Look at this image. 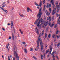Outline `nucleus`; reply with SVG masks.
Wrapping results in <instances>:
<instances>
[{"mask_svg":"<svg viewBox=\"0 0 60 60\" xmlns=\"http://www.w3.org/2000/svg\"><path fill=\"white\" fill-rule=\"evenodd\" d=\"M41 9H42V8H41L39 10V13L37 15L38 17H39L38 19H37L34 23V24H36L37 25V26L38 27L39 29H41V26H40L39 25L41 23V24H43V23H44L42 19L39 20V22H38V20L40 19L41 18V14H42V13H41Z\"/></svg>","mask_w":60,"mask_h":60,"instance_id":"nucleus-1","label":"nucleus"},{"mask_svg":"<svg viewBox=\"0 0 60 60\" xmlns=\"http://www.w3.org/2000/svg\"><path fill=\"white\" fill-rule=\"evenodd\" d=\"M14 56L15 57H16L17 60H19V57L18 55V54L16 52V51H15L14 52Z\"/></svg>","mask_w":60,"mask_h":60,"instance_id":"nucleus-2","label":"nucleus"},{"mask_svg":"<svg viewBox=\"0 0 60 60\" xmlns=\"http://www.w3.org/2000/svg\"><path fill=\"white\" fill-rule=\"evenodd\" d=\"M48 24V21H47L46 22H45L44 24V29H45L46 28L45 26H47Z\"/></svg>","mask_w":60,"mask_h":60,"instance_id":"nucleus-3","label":"nucleus"},{"mask_svg":"<svg viewBox=\"0 0 60 60\" xmlns=\"http://www.w3.org/2000/svg\"><path fill=\"white\" fill-rule=\"evenodd\" d=\"M53 0H51L50 3H52V4L53 5V8H54L55 7V6L54 5V2L53 1Z\"/></svg>","mask_w":60,"mask_h":60,"instance_id":"nucleus-4","label":"nucleus"},{"mask_svg":"<svg viewBox=\"0 0 60 60\" xmlns=\"http://www.w3.org/2000/svg\"><path fill=\"white\" fill-rule=\"evenodd\" d=\"M41 36V34H39V36L38 37V40L39 41H40V42L42 41V40H41V38H40Z\"/></svg>","mask_w":60,"mask_h":60,"instance_id":"nucleus-5","label":"nucleus"},{"mask_svg":"<svg viewBox=\"0 0 60 60\" xmlns=\"http://www.w3.org/2000/svg\"><path fill=\"white\" fill-rule=\"evenodd\" d=\"M56 12V9L55 8L54 9L52 12V15H54L55 14Z\"/></svg>","mask_w":60,"mask_h":60,"instance_id":"nucleus-6","label":"nucleus"},{"mask_svg":"<svg viewBox=\"0 0 60 60\" xmlns=\"http://www.w3.org/2000/svg\"><path fill=\"white\" fill-rule=\"evenodd\" d=\"M49 48L50 49V51L49 52V54H51V52H52V46L51 45H50L49 46Z\"/></svg>","mask_w":60,"mask_h":60,"instance_id":"nucleus-7","label":"nucleus"},{"mask_svg":"<svg viewBox=\"0 0 60 60\" xmlns=\"http://www.w3.org/2000/svg\"><path fill=\"white\" fill-rule=\"evenodd\" d=\"M35 30L36 31V33L37 34H39V30L37 29V28H36L35 29Z\"/></svg>","mask_w":60,"mask_h":60,"instance_id":"nucleus-8","label":"nucleus"},{"mask_svg":"<svg viewBox=\"0 0 60 60\" xmlns=\"http://www.w3.org/2000/svg\"><path fill=\"white\" fill-rule=\"evenodd\" d=\"M47 5L46 6V7L48 8H50L51 7V4H49V3H47Z\"/></svg>","mask_w":60,"mask_h":60,"instance_id":"nucleus-9","label":"nucleus"},{"mask_svg":"<svg viewBox=\"0 0 60 60\" xmlns=\"http://www.w3.org/2000/svg\"><path fill=\"white\" fill-rule=\"evenodd\" d=\"M45 13H46V14L47 15V16H49L50 15V13H49V12L46 11L45 12Z\"/></svg>","mask_w":60,"mask_h":60,"instance_id":"nucleus-10","label":"nucleus"},{"mask_svg":"<svg viewBox=\"0 0 60 60\" xmlns=\"http://www.w3.org/2000/svg\"><path fill=\"white\" fill-rule=\"evenodd\" d=\"M1 9H2L6 13H8V11H7V10H4V9H3V8H1Z\"/></svg>","mask_w":60,"mask_h":60,"instance_id":"nucleus-11","label":"nucleus"},{"mask_svg":"<svg viewBox=\"0 0 60 60\" xmlns=\"http://www.w3.org/2000/svg\"><path fill=\"white\" fill-rule=\"evenodd\" d=\"M49 26H50V27H52V24H51V23H50V22L49 23Z\"/></svg>","mask_w":60,"mask_h":60,"instance_id":"nucleus-12","label":"nucleus"},{"mask_svg":"<svg viewBox=\"0 0 60 60\" xmlns=\"http://www.w3.org/2000/svg\"><path fill=\"white\" fill-rule=\"evenodd\" d=\"M42 5V2H41V0L40 1V3L39 4V6H40V7H41V6Z\"/></svg>","mask_w":60,"mask_h":60,"instance_id":"nucleus-13","label":"nucleus"},{"mask_svg":"<svg viewBox=\"0 0 60 60\" xmlns=\"http://www.w3.org/2000/svg\"><path fill=\"white\" fill-rule=\"evenodd\" d=\"M60 43L59 42L58 43V44L57 45V47L58 48H59V47H60Z\"/></svg>","mask_w":60,"mask_h":60,"instance_id":"nucleus-14","label":"nucleus"},{"mask_svg":"<svg viewBox=\"0 0 60 60\" xmlns=\"http://www.w3.org/2000/svg\"><path fill=\"white\" fill-rule=\"evenodd\" d=\"M12 37L13 41H14V35H13V34H12Z\"/></svg>","mask_w":60,"mask_h":60,"instance_id":"nucleus-15","label":"nucleus"},{"mask_svg":"<svg viewBox=\"0 0 60 60\" xmlns=\"http://www.w3.org/2000/svg\"><path fill=\"white\" fill-rule=\"evenodd\" d=\"M24 51L27 54V49H24Z\"/></svg>","mask_w":60,"mask_h":60,"instance_id":"nucleus-16","label":"nucleus"},{"mask_svg":"<svg viewBox=\"0 0 60 60\" xmlns=\"http://www.w3.org/2000/svg\"><path fill=\"white\" fill-rule=\"evenodd\" d=\"M46 9V5H44V6L43 11H45Z\"/></svg>","mask_w":60,"mask_h":60,"instance_id":"nucleus-17","label":"nucleus"},{"mask_svg":"<svg viewBox=\"0 0 60 60\" xmlns=\"http://www.w3.org/2000/svg\"><path fill=\"white\" fill-rule=\"evenodd\" d=\"M27 11L28 12H29V11L30 10V8H27Z\"/></svg>","mask_w":60,"mask_h":60,"instance_id":"nucleus-18","label":"nucleus"},{"mask_svg":"<svg viewBox=\"0 0 60 60\" xmlns=\"http://www.w3.org/2000/svg\"><path fill=\"white\" fill-rule=\"evenodd\" d=\"M44 31L43 30V31L42 32V34L41 33H40V34H41V35H43V34H44Z\"/></svg>","mask_w":60,"mask_h":60,"instance_id":"nucleus-19","label":"nucleus"},{"mask_svg":"<svg viewBox=\"0 0 60 60\" xmlns=\"http://www.w3.org/2000/svg\"><path fill=\"white\" fill-rule=\"evenodd\" d=\"M39 45H37V50H38L39 49Z\"/></svg>","mask_w":60,"mask_h":60,"instance_id":"nucleus-20","label":"nucleus"},{"mask_svg":"<svg viewBox=\"0 0 60 60\" xmlns=\"http://www.w3.org/2000/svg\"><path fill=\"white\" fill-rule=\"evenodd\" d=\"M49 11L50 13H51V11H52V10H51V8H50L49 9Z\"/></svg>","mask_w":60,"mask_h":60,"instance_id":"nucleus-21","label":"nucleus"},{"mask_svg":"<svg viewBox=\"0 0 60 60\" xmlns=\"http://www.w3.org/2000/svg\"><path fill=\"white\" fill-rule=\"evenodd\" d=\"M50 37H51V34H50L48 35V37L49 38H50Z\"/></svg>","mask_w":60,"mask_h":60,"instance_id":"nucleus-22","label":"nucleus"},{"mask_svg":"<svg viewBox=\"0 0 60 60\" xmlns=\"http://www.w3.org/2000/svg\"><path fill=\"white\" fill-rule=\"evenodd\" d=\"M37 44L38 45H39V42L38 41H37Z\"/></svg>","mask_w":60,"mask_h":60,"instance_id":"nucleus-23","label":"nucleus"},{"mask_svg":"<svg viewBox=\"0 0 60 60\" xmlns=\"http://www.w3.org/2000/svg\"><path fill=\"white\" fill-rule=\"evenodd\" d=\"M43 50V45H42L41 47V50Z\"/></svg>","mask_w":60,"mask_h":60,"instance_id":"nucleus-24","label":"nucleus"},{"mask_svg":"<svg viewBox=\"0 0 60 60\" xmlns=\"http://www.w3.org/2000/svg\"><path fill=\"white\" fill-rule=\"evenodd\" d=\"M55 34H53L52 36V38H54L55 37Z\"/></svg>","mask_w":60,"mask_h":60,"instance_id":"nucleus-25","label":"nucleus"},{"mask_svg":"<svg viewBox=\"0 0 60 60\" xmlns=\"http://www.w3.org/2000/svg\"><path fill=\"white\" fill-rule=\"evenodd\" d=\"M51 18V17H49L47 18V20H49Z\"/></svg>","mask_w":60,"mask_h":60,"instance_id":"nucleus-26","label":"nucleus"},{"mask_svg":"<svg viewBox=\"0 0 60 60\" xmlns=\"http://www.w3.org/2000/svg\"><path fill=\"white\" fill-rule=\"evenodd\" d=\"M11 26H13V22L12 21L11 22Z\"/></svg>","mask_w":60,"mask_h":60,"instance_id":"nucleus-27","label":"nucleus"},{"mask_svg":"<svg viewBox=\"0 0 60 60\" xmlns=\"http://www.w3.org/2000/svg\"><path fill=\"white\" fill-rule=\"evenodd\" d=\"M35 4L36 6H39V5H38V4H37V3L36 2H35Z\"/></svg>","mask_w":60,"mask_h":60,"instance_id":"nucleus-28","label":"nucleus"},{"mask_svg":"<svg viewBox=\"0 0 60 60\" xmlns=\"http://www.w3.org/2000/svg\"><path fill=\"white\" fill-rule=\"evenodd\" d=\"M45 38H47V34L46 33H45Z\"/></svg>","mask_w":60,"mask_h":60,"instance_id":"nucleus-29","label":"nucleus"},{"mask_svg":"<svg viewBox=\"0 0 60 60\" xmlns=\"http://www.w3.org/2000/svg\"><path fill=\"white\" fill-rule=\"evenodd\" d=\"M47 47H48V45H47V44L45 45V49H47V48H48Z\"/></svg>","mask_w":60,"mask_h":60,"instance_id":"nucleus-30","label":"nucleus"},{"mask_svg":"<svg viewBox=\"0 0 60 60\" xmlns=\"http://www.w3.org/2000/svg\"><path fill=\"white\" fill-rule=\"evenodd\" d=\"M56 6H58V2L57 1H56Z\"/></svg>","mask_w":60,"mask_h":60,"instance_id":"nucleus-31","label":"nucleus"},{"mask_svg":"<svg viewBox=\"0 0 60 60\" xmlns=\"http://www.w3.org/2000/svg\"><path fill=\"white\" fill-rule=\"evenodd\" d=\"M59 32V31H58V30H57L56 32V34H58Z\"/></svg>","mask_w":60,"mask_h":60,"instance_id":"nucleus-32","label":"nucleus"},{"mask_svg":"<svg viewBox=\"0 0 60 60\" xmlns=\"http://www.w3.org/2000/svg\"><path fill=\"white\" fill-rule=\"evenodd\" d=\"M33 50V48H32L30 49V51H32Z\"/></svg>","mask_w":60,"mask_h":60,"instance_id":"nucleus-33","label":"nucleus"},{"mask_svg":"<svg viewBox=\"0 0 60 60\" xmlns=\"http://www.w3.org/2000/svg\"><path fill=\"white\" fill-rule=\"evenodd\" d=\"M56 37H57V39H58V38H59L60 37V36H58L57 35H56Z\"/></svg>","mask_w":60,"mask_h":60,"instance_id":"nucleus-34","label":"nucleus"},{"mask_svg":"<svg viewBox=\"0 0 60 60\" xmlns=\"http://www.w3.org/2000/svg\"><path fill=\"white\" fill-rule=\"evenodd\" d=\"M54 25H55V23H54V22H53L52 23V27L54 26Z\"/></svg>","mask_w":60,"mask_h":60,"instance_id":"nucleus-35","label":"nucleus"},{"mask_svg":"<svg viewBox=\"0 0 60 60\" xmlns=\"http://www.w3.org/2000/svg\"><path fill=\"white\" fill-rule=\"evenodd\" d=\"M49 49H48L46 51V54H47V53H48L49 52Z\"/></svg>","mask_w":60,"mask_h":60,"instance_id":"nucleus-36","label":"nucleus"},{"mask_svg":"<svg viewBox=\"0 0 60 60\" xmlns=\"http://www.w3.org/2000/svg\"><path fill=\"white\" fill-rule=\"evenodd\" d=\"M43 57V56L42 55H41V59H43V58H42Z\"/></svg>","mask_w":60,"mask_h":60,"instance_id":"nucleus-37","label":"nucleus"},{"mask_svg":"<svg viewBox=\"0 0 60 60\" xmlns=\"http://www.w3.org/2000/svg\"><path fill=\"white\" fill-rule=\"evenodd\" d=\"M54 52H53L52 53V54H51V56H53V55H54Z\"/></svg>","mask_w":60,"mask_h":60,"instance_id":"nucleus-38","label":"nucleus"},{"mask_svg":"<svg viewBox=\"0 0 60 60\" xmlns=\"http://www.w3.org/2000/svg\"><path fill=\"white\" fill-rule=\"evenodd\" d=\"M33 57L34 58V59H35V60H37V58H36V57H34V56H33Z\"/></svg>","mask_w":60,"mask_h":60,"instance_id":"nucleus-39","label":"nucleus"},{"mask_svg":"<svg viewBox=\"0 0 60 60\" xmlns=\"http://www.w3.org/2000/svg\"><path fill=\"white\" fill-rule=\"evenodd\" d=\"M45 3V0H43V4H44Z\"/></svg>","mask_w":60,"mask_h":60,"instance_id":"nucleus-40","label":"nucleus"},{"mask_svg":"<svg viewBox=\"0 0 60 60\" xmlns=\"http://www.w3.org/2000/svg\"><path fill=\"white\" fill-rule=\"evenodd\" d=\"M40 42V45H42V44H43V43H42V42H41V41Z\"/></svg>","mask_w":60,"mask_h":60,"instance_id":"nucleus-41","label":"nucleus"},{"mask_svg":"<svg viewBox=\"0 0 60 60\" xmlns=\"http://www.w3.org/2000/svg\"><path fill=\"white\" fill-rule=\"evenodd\" d=\"M11 36H9V38H8L9 40L10 39H11Z\"/></svg>","mask_w":60,"mask_h":60,"instance_id":"nucleus-42","label":"nucleus"},{"mask_svg":"<svg viewBox=\"0 0 60 60\" xmlns=\"http://www.w3.org/2000/svg\"><path fill=\"white\" fill-rule=\"evenodd\" d=\"M56 57L57 58V60H59V58H58V56H56Z\"/></svg>","mask_w":60,"mask_h":60,"instance_id":"nucleus-43","label":"nucleus"},{"mask_svg":"<svg viewBox=\"0 0 60 60\" xmlns=\"http://www.w3.org/2000/svg\"><path fill=\"white\" fill-rule=\"evenodd\" d=\"M5 3H6L5 2H3V3H2V5H4V4H5Z\"/></svg>","mask_w":60,"mask_h":60,"instance_id":"nucleus-44","label":"nucleus"},{"mask_svg":"<svg viewBox=\"0 0 60 60\" xmlns=\"http://www.w3.org/2000/svg\"><path fill=\"white\" fill-rule=\"evenodd\" d=\"M20 33L22 34H23V31H21L20 32Z\"/></svg>","mask_w":60,"mask_h":60,"instance_id":"nucleus-45","label":"nucleus"},{"mask_svg":"<svg viewBox=\"0 0 60 60\" xmlns=\"http://www.w3.org/2000/svg\"><path fill=\"white\" fill-rule=\"evenodd\" d=\"M57 27V24H56L54 28H56Z\"/></svg>","mask_w":60,"mask_h":60,"instance_id":"nucleus-46","label":"nucleus"},{"mask_svg":"<svg viewBox=\"0 0 60 60\" xmlns=\"http://www.w3.org/2000/svg\"><path fill=\"white\" fill-rule=\"evenodd\" d=\"M14 49L15 50V49H16V46H15V45L14 46Z\"/></svg>","mask_w":60,"mask_h":60,"instance_id":"nucleus-47","label":"nucleus"},{"mask_svg":"<svg viewBox=\"0 0 60 60\" xmlns=\"http://www.w3.org/2000/svg\"><path fill=\"white\" fill-rule=\"evenodd\" d=\"M20 17H23L24 15H20Z\"/></svg>","mask_w":60,"mask_h":60,"instance_id":"nucleus-48","label":"nucleus"},{"mask_svg":"<svg viewBox=\"0 0 60 60\" xmlns=\"http://www.w3.org/2000/svg\"><path fill=\"white\" fill-rule=\"evenodd\" d=\"M56 15L57 16V17H58L59 16V15L58 14H57Z\"/></svg>","mask_w":60,"mask_h":60,"instance_id":"nucleus-49","label":"nucleus"},{"mask_svg":"<svg viewBox=\"0 0 60 60\" xmlns=\"http://www.w3.org/2000/svg\"><path fill=\"white\" fill-rule=\"evenodd\" d=\"M2 29L3 30H4V31H5V29H4V28H2Z\"/></svg>","mask_w":60,"mask_h":60,"instance_id":"nucleus-50","label":"nucleus"},{"mask_svg":"<svg viewBox=\"0 0 60 60\" xmlns=\"http://www.w3.org/2000/svg\"><path fill=\"white\" fill-rule=\"evenodd\" d=\"M8 45H7L6 48H7V49H8Z\"/></svg>","mask_w":60,"mask_h":60,"instance_id":"nucleus-51","label":"nucleus"},{"mask_svg":"<svg viewBox=\"0 0 60 60\" xmlns=\"http://www.w3.org/2000/svg\"><path fill=\"white\" fill-rule=\"evenodd\" d=\"M6 5V4H5V5H4L3 6H2V7L4 8V7H5V6Z\"/></svg>","mask_w":60,"mask_h":60,"instance_id":"nucleus-52","label":"nucleus"},{"mask_svg":"<svg viewBox=\"0 0 60 60\" xmlns=\"http://www.w3.org/2000/svg\"><path fill=\"white\" fill-rule=\"evenodd\" d=\"M22 43H23V44H24V45H25V43H26L25 42H23Z\"/></svg>","mask_w":60,"mask_h":60,"instance_id":"nucleus-53","label":"nucleus"},{"mask_svg":"<svg viewBox=\"0 0 60 60\" xmlns=\"http://www.w3.org/2000/svg\"><path fill=\"white\" fill-rule=\"evenodd\" d=\"M8 60H11V59H10V57H9V56H8Z\"/></svg>","mask_w":60,"mask_h":60,"instance_id":"nucleus-54","label":"nucleus"},{"mask_svg":"<svg viewBox=\"0 0 60 60\" xmlns=\"http://www.w3.org/2000/svg\"><path fill=\"white\" fill-rule=\"evenodd\" d=\"M7 4H9V3H10V2H9V1H7Z\"/></svg>","mask_w":60,"mask_h":60,"instance_id":"nucleus-55","label":"nucleus"},{"mask_svg":"<svg viewBox=\"0 0 60 60\" xmlns=\"http://www.w3.org/2000/svg\"><path fill=\"white\" fill-rule=\"evenodd\" d=\"M30 11H31V12H32V10L30 8Z\"/></svg>","mask_w":60,"mask_h":60,"instance_id":"nucleus-56","label":"nucleus"},{"mask_svg":"<svg viewBox=\"0 0 60 60\" xmlns=\"http://www.w3.org/2000/svg\"><path fill=\"white\" fill-rule=\"evenodd\" d=\"M14 33H15V29H14Z\"/></svg>","mask_w":60,"mask_h":60,"instance_id":"nucleus-57","label":"nucleus"},{"mask_svg":"<svg viewBox=\"0 0 60 60\" xmlns=\"http://www.w3.org/2000/svg\"><path fill=\"white\" fill-rule=\"evenodd\" d=\"M55 56L54 55H53L52 56V58H55Z\"/></svg>","mask_w":60,"mask_h":60,"instance_id":"nucleus-58","label":"nucleus"},{"mask_svg":"<svg viewBox=\"0 0 60 60\" xmlns=\"http://www.w3.org/2000/svg\"><path fill=\"white\" fill-rule=\"evenodd\" d=\"M45 52V51L44 50H43L42 51V53H44V52Z\"/></svg>","mask_w":60,"mask_h":60,"instance_id":"nucleus-59","label":"nucleus"},{"mask_svg":"<svg viewBox=\"0 0 60 60\" xmlns=\"http://www.w3.org/2000/svg\"><path fill=\"white\" fill-rule=\"evenodd\" d=\"M13 60H15V57L13 58Z\"/></svg>","mask_w":60,"mask_h":60,"instance_id":"nucleus-60","label":"nucleus"},{"mask_svg":"<svg viewBox=\"0 0 60 60\" xmlns=\"http://www.w3.org/2000/svg\"><path fill=\"white\" fill-rule=\"evenodd\" d=\"M56 38L55 39V40H54V41L55 42L56 41Z\"/></svg>","mask_w":60,"mask_h":60,"instance_id":"nucleus-61","label":"nucleus"},{"mask_svg":"<svg viewBox=\"0 0 60 60\" xmlns=\"http://www.w3.org/2000/svg\"><path fill=\"white\" fill-rule=\"evenodd\" d=\"M49 19V22H50V21L51 20V18L50 19Z\"/></svg>","mask_w":60,"mask_h":60,"instance_id":"nucleus-62","label":"nucleus"},{"mask_svg":"<svg viewBox=\"0 0 60 60\" xmlns=\"http://www.w3.org/2000/svg\"><path fill=\"white\" fill-rule=\"evenodd\" d=\"M45 55H46V54L44 53L43 54V55L44 56H45Z\"/></svg>","mask_w":60,"mask_h":60,"instance_id":"nucleus-63","label":"nucleus"},{"mask_svg":"<svg viewBox=\"0 0 60 60\" xmlns=\"http://www.w3.org/2000/svg\"><path fill=\"white\" fill-rule=\"evenodd\" d=\"M8 26L9 25H11V23L9 24V23H8Z\"/></svg>","mask_w":60,"mask_h":60,"instance_id":"nucleus-64","label":"nucleus"}]
</instances>
